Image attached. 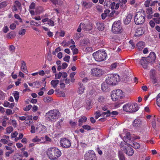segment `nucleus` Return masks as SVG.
<instances>
[{
	"label": "nucleus",
	"mask_w": 160,
	"mask_h": 160,
	"mask_svg": "<svg viewBox=\"0 0 160 160\" xmlns=\"http://www.w3.org/2000/svg\"><path fill=\"white\" fill-rule=\"evenodd\" d=\"M16 28V25L15 23H12L11 24L10 26V28L11 29L13 30Z\"/></svg>",
	"instance_id": "774afa93"
},
{
	"label": "nucleus",
	"mask_w": 160,
	"mask_h": 160,
	"mask_svg": "<svg viewBox=\"0 0 160 160\" xmlns=\"http://www.w3.org/2000/svg\"><path fill=\"white\" fill-rule=\"evenodd\" d=\"M18 133L17 131H15L11 134V137L12 138L16 137L18 135Z\"/></svg>",
	"instance_id": "6e6d98bb"
},
{
	"label": "nucleus",
	"mask_w": 160,
	"mask_h": 160,
	"mask_svg": "<svg viewBox=\"0 0 160 160\" xmlns=\"http://www.w3.org/2000/svg\"><path fill=\"white\" fill-rule=\"evenodd\" d=\"M95 114V117L96 119H98L99 117L101 116V113H100V111H96Z\"/></svg>",
	"instance_id": "37998d69"
},
{
	"label": "nucleus",
	"mask_w": 160,
	"mask_h": 160,
	"mask_svg": "<svg viewBox=\"0 0 160 160\" xmlns=\"http://www.w3.org/2000/svg\"><path fill=\"white\" fill-rule=\"evenodd\" d=\"M91 75L94 77H100L104 73V71L99 67L92 68L91 71Z\"/></svg>",
	"instance_id": "1a4fd4ad"
},
{
	"label": "nucleus",
	"mask_w": 160,
	"mask_h": 160,
	"mask_svg": "<svg viewBox=\"0 0 160 160\" xmlns=\"http://www.w3.org/2000/svg\"><path fill=\"white\" fill-rule=\"evenodd\" d=\"M14 35V32H11L7 34V38H13V36Z\"/></svg>",
	"instance_id": "58836bf2"
},
{
	"label": "nucleus",
	"mask_w": 160,
	"mask_h": 160,
	"mask_svg": "<svg viewBox=\"0 0 160 160\" xmlns=\"http://www.w3.org/2000/svg\"><path fill=\"white\" fill-rule=\"evenodd\" d=\"M122 108L124 111L132 113L136 112L138 110L139 107L136 103L133 104L128 102L123 106Z\"/></svg>",
	"instance_id": "7ed1b4c3"
},
{
	"label": "nucleus",
	"mask_w": 160,
	"mask_h": 160,
	"mask_svg": "<svg viewBox=\"0 0 160 160\" xmlns=\"http://www.w3.org/2000/svg\"><path fill=\"white\" fill-rule=\"evenodd\" d=\"M84 160H97L96 154L92 150L87 152L84 156Z\"/></svg>",
	"instance_id": "9d476101"
},
{
	"label": "nucleus",
	"mask_w": 160,
	"mask_h": 160,
	"mask_svg": "<svg viewBox=\"0 0 160 160\" xmlns=\"http://www.w3.org/2000/svg\"><path fill=\"white\" fill-rule=\"evenodd\" d=\"M78 85L79 87L78 88V92L79 94H82L84 92L85 88L82 83L81 82H79Z\"/></svg>",
	"instance_id": "aec40b11"
},
{
	"label": "nucleus",
	"mask_w": 160,
	"mask_h": 160,
	"mask_svg": "<svg viewBox=\"0 0 160 160\" xmlns=\"http://www.w3.org/2000/svg\"><path fill=\"white\" fill-rule=\"evenodd\" d=\"M59 81L58 80H52L51 82V84L55 88H56L57 85L59 83Z\"/></svg>",
	"instance_id": "c85d7f7f"
},
{
	"label": "nucleus",
	"mask_w": 160,
	"mask_h": 160,
	"mask_svg": "<svg viewBox=\"0 0 160 160\" xmlns=\"http://www.w3.org/2000/svg\"><path fill=\"white\" fill-rule=\"evenodd\" d=\"M21 64V68L22 70L25 73H27L28 72V71L26 68V65L25 62L23 61H22Z\"/></svg>",
	"instance_id": "393cba45"
},
{
	"label": "nucleus",
	"mask_w": 160,
	"mask_h": 160,
	"mask_svg": "<svg viewBox=\"0 0 160 160\" xmlns=\"http://www.w3.org/2000/svg\"><path fill=\"white\" fill-rule=\"evenodd\" d=\"M92 55L95 60L98 62L104 60L107 57L106 53L103 51H98L93 53Z\"/></svg>",
	"instance_id": "0eeeda50"
},
{
	"label": "nucleus",
	"mask_w": 160,
	"mask_h": 160,
	"mask_svg": "<svg viewBox=\"0 0 160 160\" xmlns=\"http://www.w3.org/2000/svg\"><path fill=\"white\" fill-rule=\"evenodd\" d=\"M44 139V138L43 137H42L41 138V139H39L38 138L37 136H36L34 138H33L32 141L34 142H40V143H43V141H41V139L43 140Z\"/></svg>",
	"instance_id": "bb28decb"
},
{
	"label": "nucleus",
	"mask_w": 160,
	"mask_h": 160,
	"mask_svg": "<svg viewBox=\"0 0 160 160\" xmlns=\"http://www.w3.org/2000/svg\"><path fill=\"white\" fill-rule=\"evenodd\" d=\"M111 2V0H105L104 3V6L109 7L110 5Z\"/></svg>",
	"instance_id": "e433bc0d"
},
{
	"label": "nucleus",
	"mask_w": 160,
	"mask_h": 160,
	"mask_svg": "<svg viewBox=\"0 0 160 160\" xmlns=\"http://www.w3.org/2000/svg\"><path fill=\"white\" fill-rule=\"evenodd\" d=\"M106 112H102L101 113V116L104 117L105 115L106 117H108L110 116V111L107 110Z\"/></svg>",
	"instance_id": "2f4dec72"
},
{
	"label": "nucleus",
	"mask_w": 160,
	"mask_h": 160,
	"mask_svg": "<svg viewBox=\"0 0 160 160\" xmlns=\"http://www.w3.org/2000/svg\"><path fill=\"white\" fill-rule=\"evenodd\" d=\"M14 94V96L16 101L17 102L19 98V92L18 91H15L13 93Z\"/></svg>",
	"instance_id": "72a5a7b5"
},
{
	"label": "nucleus",
	"mask_w": 160,
	"mask_h": 160,
	"mask_svg": "<svg viewBox=\"0 0 160 160\" xmlns=\"http://www.w3.org/2000/svg\"><path fill=\"white\" fill-rule=\"evenodd\" d=\"M159 119L157 118L155 116H154L153 120L152 122V126L153 128H155L158 127L159 124Z\"/></svg>",
	"instance_id": "dca6fc26"
},
{
	"label": "nucleus",
	"mask_w": 160,
	"mask_h": 160,
	"mask_svg": "<svg viewBox=\"0 0 160 160\" xmlns=\"http://www.w3.org/2000/svg\"><path fill=\"white\" fill-rule=\"evenodd\" d=\"M7 5V3L6 2H3L0 3V8H2L5 7Z\"/></svg>",
	"instance_id": "8fccbe9b"
},
{
	"label": "nucleus",
	"mask_w": 160,
	"mask_h": 160,
	"mask_svg": "<svg viewBox=\"0 0 160 160\" xmlns=\"http://www.w3.org/2000/svg\"><path fill=\"white\" fill-rule=\"evenodd\" d=\"M60 144L61 146L63 148H68L71 146L70 141L65 138H62L60 140Z\"/></svg>",
	"instance_id": "9b49d317"
},
{
	"label": "nucleus",
	"mask_w": 160,
	"mask_h": 160,
	"mask_svg": "<svg viewBox=\"0 0 160 160\" xmlns=\"http://www.w3.org/2000/svg\"><path fill=\"white\" fill-rule=\"evenodd\" d=\"M98 101L99 102H103L105 101V98L102 96H100L98 98Z\"/></svg>",
	"instance_id": "49530a36"
},
{
	"label": "nucleus",
	"mask_w": 160,
	"mask_h": 160,
	"mask_svg": "<svg viewBox=\"0 0 160 160\" xmlns=\"http://www.w3.org/2000/svg\"><path fill=\"white\" fill-rule=\"evenodd\" d=\"M145 13L144 11L137 12L134 17V22L137 25L142 24L145 21Z\"/></svg>",
	"instance_id": "39448f33"
},
{
	"label": "nucleus",
	"mask_w": 160,
	"mask_h": 160,
	"mask_svg": "<svg viewBox=\"0 0 160 160\" xmlns=\"http://www.w3.org/2000/svg\"><path fill=\"white\" fill-rule=\"evenodd\" d=\"M118 63L117 62H115L113 63H112L111 65V67L112 68V69H114L116 68L117 66L118 65Z\"/></svg>",
	"instance_id": "052dcab7"
},
{
	"label": "nucleus",
	"mask_w": 160,
	"mask_h": 160,
	"mask_svg": "<svg viewBox=\"0 0 160 160\" xmlns=\"http://www.w3.org/2000/svg\"><path fill=\"white\" fill-rule=\"evenodd\" d=\"M142 122L140 118L135 119L132 122V125L135 127H141L142 125Z\"/></svg>",
	"instance_id": "4468645a"
},
{
	"label": "nucleus",
	"mask_w": 160,
	"mask_h": 160,
	"mask_svg": "<svg viewBox=\"0 0 160 160\" xmlns=\"http://www.w3.org/2000/svg\"><path fill=\"white\" fill-rule=\"evenodd\" d=\"M118 112L116 111H113L111 112H110V116L112 117L114 115H118Z\"/></svg>",
	"instance_id": "5fc2aeb1"
},
{
	"label": "nucleus",
	"mask_w": 160,
	"mask_h": 160,
	"mask_svg": "<svg viewBox=\"0 0 160 160\" xmlns=\"http://www.w3.org/2000/svg\"><path fill=\"white\" fill-rule=\"evenodd\" d=\"M145 43L142 41L139 42L137 45V47L139 50H140L144 47Z\"/></svg>",
	"instance_id": "a878e982"
},
{
	"label": "nucleus",
	"mask_w": 160,
	"mask_h": 160,
	"mask_svg": "<svg viewBox=\"0 0 160 160\" xmlns=\"http://www.w3.org/2000/svg\"><path fill=\"white\" fill-rule=\"evenodd\" d=\"M125 96L124 94L122 91L120 89L113 90L111 94V98L113 101H116L122 98Z\"/></svg>",
	"instance_id": "423d86ee"
},
{
	"label": "nucleus",
	"mask_w": 160,
	"mask_h": 160,
	"mask_svg": "<svg viewBox=\"0 0 160 160\" xmlns=\"http://www.w3.org/2000/svg\"><path fill=\"white\" fill-rule=\"evenodd\" d=\"M52 99L51 97H47L43 98V101L46 102H49L52 100Z\"/></svg>",
	"instance_id": "4c0bfd02"
},
{
	"label": "nucleus",
	"mask_w": 160,
	"mask_h": 160,
	"mask_svg": "<svg viewBox=\"0 0 160 160\" xmlns=\"http://www.w3.org/2000/svg\"><path fill=\"white\" fill-rule=\"evenodd\" d=\"M82 3V6L86 9L90 8L94 5L92 2H87L86 1H83Z\"/></svg>",
	"instance_id": "f3484780"
},
{
	"label": "nucleus",
	"mask_w": 160,
	"mask_h": 160,
	"mask_svg": "<svg viewBox=\"0 0 160 160\" xmlns=\"http://www.w3.org/2000/svg\"><path fill=\"white\" fill-rule=\"evenodd\" d=\"M136 36H140L144 33L142 28H139L136 29Z\"/></svg>",
	"instance_id": "b1692460"
},
{
	"label": "nucleus",
	"mask_w": 160,
	"mask_h": 160,
	"mask_svg": "<svg viewBox=\"0 0 160 160\" xmlns=\"http://www.w3.org/2000/svg\"><path fill=\"white\" fill-rule=\"evenodd\" d=\"M147 58L149 61V62L152 63L155 62L156 59L155 54L154 52H151L149 56Z\"/></svg>",
	"instance_id": "2eb2a0df"
},
{
	"label": "nucleus",
	"mask_w": 160,
	"mask_h": 160,
	"mask_svg": "<svg viewBox=\"0 0 160 160\" xmlns=\"http://www.w3.org/2000/svg\"><path fill=\"white\" fill-rule=\"evenodd\" d=\"M123 140L124 142H127L128 141H132V140L130 132H128L126 133V136L124 137Z\"/></svg>",
	"instance_id": "4be33fe9"
},
{
	"label": "nucleus",
	"mask_w": 160,
	"mask_h": 160,
	"mask_svg": "<svg viewBox=\"0 0 160 160\" xmlns=\"http://www.w3.org/2000/svg\"><path fill=\"white\" fill-rule=\"evenodd\" d=\"M147 14H149V15L148 16V18H151V17L150 15L152 13V8L151 7L148 8L147 9Z\"/></svg>",
	"instance_id": "7c9ffc66"
},
{
	"label": "nucleus",
	"mask_w": 160,
	"mask_h": 160,
	"mask_svg": "<svg viewBox=\"0 0 160 160\" xmlns=\"http://www.w3.org/2000/svg\"><path fill=\"white\" fill-rule=\"evenodd\" d=\"M100 107L102 110L104 111L108 110V109L109 106L108 104H106L105 105H102Z\"/></svg>",
	"instance_id": "473e14b6"
},
{
	"label": "nucleus",
	"mask_w": 160,
	"mask_h": 160,
	"mask_svg": "<svg viewBox=\"0 0 160 160\" xmlns=\"http://www.w3.org/2000/svg\"><path fill=\"white\" fill-rule=\"evenodd\" d=\"M108 88L107 85L105 83L102 84L101 89L103 91H105L108 89Z\"/></svg>",
	"instance_id": "c9c22d12"
},
{
	"label": "nucleus",
	"mask_w": 160,
	"mask_h": 160,
	"mask_svg": "<svg viewBox=\"0 0 160 160\" xmlns=\"http://www.w3.org/2000/svg\"><path fill=\"white\" fill-rule=\"evenodd\" d=\"M112 31L115 34L121 33L122 32V29L120 21L115 22L113 23L112 26Z\"/></svg>",
	"instance_id": "6e6552de"
},
{
	"label": "nucleus",
	"mask_w": 160,
	"mask_h": 160,
	"mask_svg": "<svg viewBox=\"0 0 160 160\" xmlns=\"http://www.w3.org/2000/svg\"><path fill=\"white\" fill-rule=\"evenodd\" d=\"M31 132L32 133H34L35 132V128L34 126L32 125L31 128Z\"/></svg>",
	"instance_id": "13d9d810"
},
{
	"label": "nucleus",
	"mask_w": 160,
	"mask_h": 160,
	"mask_svg": "<svg viewBox=\"0 0 160 160\" xmlns=\"http://www.w3.org/2000/svg\"><path fill=\"white\" fill-rule=\"evenodd\" d=\"M14 112L15 111L14 110L12 112V110L8 109L6 110V113L7 115H9L13 114L14 113Z\"/></svg>",
	"instance_id": "c03bdc74"
},
{
	"label": "nucleus",
	"mask_w": 160,
	"mask_h": 160,
	"mask_svg": "<svg viewBox=\"0 0 160 160\" xmlns=\"http://www.w3.org/2000/svg\"><path fill=\"white\" fill-rule=\"evenodd\" d=\"M120 77L117 74H111L108 75L106 79V82L110 85H116L120 80Z\"/></svg>",
	"instance_id": "20e7f679"
},
{
	"label": "nucleus",
	"mask_w": 160,
	"mask_h": 160,
	"mask_svg": "<svg viewBox=\"0 0 160 160\" xmlns=\"http://www.w3.org/2000/svg\"><path fill=\"white\" fill-rule=\"evenodd\" d=\"M13 128L11 126L7 127L6 129V130L8 133H10L13 131Z\"/></svg>",
	"instance_id": "a19ab883"
},
{
	"label": "nucleus",
	"mask_w": 160,
	"mask_h": 160,
	"mask_svg": "<svg viewBox=\"0 0 160 160\" xmlns=\"http://www.w3.org/2000/svg\"><path fill=\"white\" fill-rule=\"evenodd\" d=\"M69 123L72 127H75L77 124V122H73L72 120H70L69 122Z\"/></svg>",
	"instance_id": "3c124183"
},
{
	"label": "nucleus",
	"mask_w": 160,
	"mask_h": 160,
	"mask_svg": "<svg viewBox=\"0 0 160 160\" xmlns=\"http://www.w3.org/2000/svg\"><path fill=\"white\" fill-rule=\"evenodd\" d=\"M82 127L83 129L88 130H92L93 129L92 128H91L90 126L88 125H83L82 126Z\"/></svg>",
	"instance_id": "ea45409f"
},
{
	"label": "nucleus",
	"mask_w": 160,
	"mask_h": 160,
	"mask_svg": "<svg viewBox=\"0 0 160 160\" xmlns=\"http://www.w3.org/2000/svg\"><path fill=\"white\" fill-rule=\"evenodd\" d=\"M118 156L120 160H125V157L122 152L119 151L118 152Z\"/></svg>",
	"instance_id": "cd10ccee"
},
{
	"label": "nucleus",
	"mask_w": 160,
	"mask_h": 160,
	"mask_svg": "<svg viewBox=\"0 0 160 160\" xmlns=\"http://www.w3.org/2000/svg\"><path fill=\"white\" fill-rule=\"evenodd\" d=\"M129 145H131L132 147H133L134 148L136 149H137L139 148L140 147V145L139 143L136 142L133 143L132 145L129 144Z\"/></svg>",
	"instance_id": "c756f323"
},
{
	"label": "nucleus",
	"mask_w": 160,
	"mask_h": 160,
	"mask_svg": "<svg viewBox=\"0 0 160 160\" xmlns=\"http://www.w3.org/2000/svg\"><path fill=\"white\" fill-rule=\"evenodd\" d=\"M32 106L31 105H29L25 108H23V109L24 111H29L31 108Z\"/></svg>",
	"instance_id": "09e8293b"
},
{
	"label": "nucleus",
	"mask_w": 160,
	"mask_h": 160,
	"mask_svg": "<svg viewBox=\"0 0 160 160\" xmlns=\"http://www.w3.org/2000/svg\"><path fill=\"white\" fill-rule=\"evenodd\" d=\"M61 151L56 147L50 148L47 150V155L51 160L57 159L61 156Z\"/></svg>",
	"instance_id": "f257e3e1"
},
{
	"label": "nucleus",
	"mask_w": 160,
	"mask_h": 160,
	"mask_svg": "<svg viewBox=\"0 0 160 160\" xmlns=\"http://www.w3.org/2000/svg\"><path fill=\"white\" fill-rule=\"evenodd\" d=\"M14 17L16 19L19 20L20 22H22V19L18 14H15L14 15Z\"/></svg>",
	"instance_id": "4d7b16f0"
},
{
	"label": "nucleus",
	"mask_w": 160,
	"mask_h": 160,
	"mask_svg": "<svg viewBox=\"0 0 160 160\" xmlns=\"http://www.w3.org/2000/svg\"><path fill=\"white\" fill-rule=\"evenodd\" d=\"M15 48L13 45H10L9 47V50L12 53H13L15 52Z\"/></svg>",
	"instance_id": "a18cd8bd"
},
{
	"label": "nucleus",
	"mask_w": 160,
	"mask_h": 160,
	"mask_svg": "<svg viewBox=\"0 0 160 160\" xmlns=\"http://www.w3.org/2000/svg\"><path fill=\"white\" fill-rule=\"evenodd\" d=\"M48 24L51 26H53L54 25V22L51 20V19H50L48 21Z\"/></svg>",
	"instance_id": "bf43d9fd"
},
{
	"label": "nucleus",
	"mask_w": 160,
	"mask_h": 160,
	"mask_svg": "<svg viewBox=\"0 0 160 160\" xmlns=\"http://www.w3.org/2000/svg\"><path fill=\"white\" fill-rule=\"evenodd\" d=\"M14 5L17 7L19 9H21V5L20 2L18 1H16L15 2Z\"/></svg>",
	"instance_id": "f704fd0d"
},
{
	"label": "nucleus",
	"mask_w": 160,
	"mask_h": 160,
	"mask_svg": "<svg viewBox=\"0 0 160 160\" xmlns=\"http://www.w3.org/2000/svg\"><path fill=\"white\" fill-rule=\"evenodd\" d=\"M82 28L83 30L85 31H89L91 30L92 28V24H85L82 23Z\"/></svg>",
	"instance_id": "a211bd4d"
},
{
	"label": "nucleus",
	"mask_w": 160,
	"mask_h": 160,
	"mask_svg": "<svg viewBox=\"0 0 160 160\" xmlns=\"http://www.w3.org/2000/svg\"><path fill=\"white\" fill-rule=\"evenodd\" d=\"M157 105L160 107V93L157 96Z\"/></svg>",
	"instance_id": "79ce46f5"
},
{
	"label": "nucleus",
	"mask_w": 160,
	"mask_h": 160,
	"mask_svg": "<svg viewBox=\"0 0 160 160\" xmlns=\"http://www.w3.org/2000/svg\"><path fill=\"white\" fill-rule=\"evenodd\" d=\"M58 94L59 95L60 97H64L65 96V93L62 91H60L59 92H58Z\"/></svg>",
	"instance_id": "e2e57ef3"
},
{
	"label": "nucleus",
	"mask_w": 160,
	"mask_h": 160,
	"mask_svg": "<svg viewBox=\"0 0 160 160\" xmlns=\"http://www.w3.org/2000/svg\"><path fill=\"white\" fill-rule=\"evenodd\" d=\"M60 115L59 112L56 109L49 111L46 114L47 119L50 121L55 122L58 119Z\"/></svg>",
	"instance_id": "f03ea898"
},
{
	"label": "nucleus",
	"mask_w": 160,
	"mask_h": 160,
	"mask_svg": "<svg viewBox=\"0 0 160 160\" xmlns=\"http://www.w3.org/2000/svg\"><path fill=\"white\" fill-rule=\"evenodd\" d=\"M96 28L100 31L104 30L105 27L104 24L102 22H98L96 23Z\"/></svg>",
	"instance_id": "412c9836"
},
{
	"label": "nucleus",
	"mask_w": 160,
	"mask_h": 160,
	"mask_svg": "<svg viewBox=\"0 0 160 160\" xmlns=\"http://www.w3.org/2000/svg\"><path fill=\"white\" fill-rule=\"evenodd\" d=\"M26 32V30L25 29H22L20 30L18 32V34L21 35H24Z\"/></svg>",
	"instance_id": "de8ad7c7"
},
{
	"label": "nucleus",
	"mask_w": 160,
	"mask_h": 160,
	"mask_svg": "<svg viewBox=\"0 0 160 160\" xmlns=\"http://www.w3.org/2000/svg\"><path fill=\"white\" fill-rule=\"evenodd\" d=\"M132 15L131 14H128L126 18L124 20V23L126 25L129 24L132 18Z\"/></svg>",
	"instance_id": "6ab92c4d"
},
{
	"label": "nucleus",
	"mask_w": 160,
	"mask_h": 160,
	"mask_svg": "<svg viewBox=\"0 0 160 160\" xmlns=\"http://www.w3.org/2000/svg\"><path fill=\"white\" fill-rule=\"evenodd\" d=\"M38 128L40 129L41 131H43V129H45V127L44 125H41L39 126L38 127H37L36 129H37Z\"/></svg>",
	"instance_id": "69168bd1"
},
{
	"label": "nucleus",
	"mask_w": 160,
	"mask_h": 160,
	"mask_svg": "<svg viewBox=\"0 0 160 160\" xmlns=\"http://www.w3.org/2000/svg\"><path fill=\"white\" fill-rule=\"evenodd\" d=\"M70 58V56L68 55H66L64 58L63 60L64 61L67 62H69V60Z\"/></svg>",
	"instance_id": "864d4df0"
},
{
	"label": "nucleus",
	"mask_w": 160,
	"mask_h": 160,
	"mask_svg": "<svg viewBox=\"0 0 160 160\" xmlns=\"http://www.w3.org/2000/svg\"><path fill=\"white\" fill-rule=\"evenodd\" d=\"M122 149L124 152L129 156H132L134 153L133 149L128 145L124 147Z\"/></svg>",
	"instance_id": "f8f14e48"
},
{
	"label": "nucleus",
	"mask_w": 160,
	"mask_h": 160,
	"mask_svg": "<svg viewBox=\"0 0 160 160\" xmlns=\"http://www.w3.org/2000/svg\"><path fill=\"white\" fill-rule=\"evenodd\" d=\"M107 11H105L104 13L102 14V19H104L107 16Z\"/></svg>",
	"instance_id": "680f3d73"
},
{
	"label": "nucleus",
	"mask_w": 160,
	"mask_h": 160,
	"mask_svg": "<svg viewBox=\"0 0 160 160\" xmlns=\"http://www.w3.org/2000/svg\"><path fill=\"white\" fill-rule=\"evenodd\" d=\"M39 24H38V23L37 22H35L33 21H31L30 22V24L32 25H38V26H40L41 25V22H39Z\"/></svg>",
	"instance_id": "603ef678"
},
{
	"label": "nucleus",
	"mask_w": 160,
	"mask_h": 160,
	"mask_svg": "<svg viewBox=\"0 0 160 160\" xmlns=\"http://www.w3.org/2000/svg\"><path fill=\"white\" fill-rule=\"evenodd\" d=\"M62 75V73L59 72L58 74H56L55 75V77L58 79H60Z\"/></svg>",
	"instance_id": "338daca9"
},
{
	"label": "nucleus",
	"mask_w": 160,
	"mask_h": 160,
	"mask_svg": "<svg viewBox=\"0 0 160 160\" xmlns=\"http://www.w3.org/2000/svg\"><path fill=\"white\" fill-rule=\"evenodd\" d=\"M87 118L85 116H83L80 118L78 120V126H81L82 123L85 122L87 120Z\"/></svg>",
	"instance_id": "5701e85b"
},
{
	"label": "nucleus",
	"mask_w": 160,
	"mask_h": 160,
	"mask_svg": "<svg viewBox=\"0 0 160 160\" xmlns=\"http://www.w3.org/2000/svg\"><path fill=\"white\" fill-rule=\"evenodd\" d=\"M142 58L140 60L139 63L142 66L143 68L145 69L147 68L149 61L147 58L144 57H142Z\"/></svg>",
	"instance_id": "ddd939ff"
},
{
	"label": "nucleus",
	"mask_w": 160,
	"mask_h": 160,
	"mask_svg": "<svg viewBox=\"0 0 160 160\" xmlns=\"http://www.w3.org/2000/svg\"><path fill=\"white\" fill-rule=\"evenodd\" d=\"M115 3L114 2H111V4L109 7L111 8L112 9H114L115 7Z\"/></svg>",
	"instance_id": "0e129e2a"
}]
</instances>
